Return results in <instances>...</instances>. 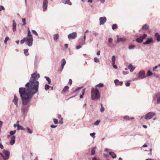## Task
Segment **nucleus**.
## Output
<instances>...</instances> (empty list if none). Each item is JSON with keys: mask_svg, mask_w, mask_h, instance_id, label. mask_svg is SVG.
Returning a JSON list of instances; mask_svg holds the SVG:
<instances>
[{"mask_svg": "<svg viewBox=\"0 0 160 160\" xmlns=\"http://www.w3.org/2000/svg\"><path fill=\"white\" fill-rule=\"evenodd\" d=\"M39 77V74L35 72L31 75L29 82L25 85V88H19V92L23 105L22 109L23 114L28 112V108L30 105L29 102L33 96L38 91L39 83L38 80Z\"/></svg>", "mask_w": 160, "mask_h": 160, "instance_id": "1", "label": "nucleus"}, {"mask_svg": "<svg viewBox=\"0 0 160 160\" xmlns=\"http://www.w3.org/2000/svg\"><path fill=\"white\" fill-rule=\"evenodd\" d=\"M28 34L26 38H24L21 41V43L23 44L26 42L28 45L30 47L32 46L33 41L32 35L31 34L30 30L29 28L28 29Z\"/></svg>", "mask_w": 160, "mask_h": 160, "instance_id": "2", "label": "nucleus"}, {"mask_svg": "<svg viewBox=\"0 0 160 160\" xmlns=\"http://www.w3.org/2000/svg\"><path fill=\"white\" fill-rule=\"evenodd\" d=\"M100 97V93L98 89L92 88L91 89V98L92 99H98Z\"/></svg>", "mask_w": 160, "mask_h": 160, "instance_id": "3", "label": "nucleus"}, {"mask_svg": "<svg viewBox=\"0 0 160 160\" xmlns=\"http://www.w3.org/2000/svg\"><path fill=\"white\" fill-rule=\"evenodd\" d=\"M155 115V113L153 112H150L147 113L144 116H142L141 118L144 117L146 119H150L152 118Z\"/></svg>", "mask_w": 160, "mask_h": 160, "instance_id": "4", "label": "nucleus"}, {"mask_svg": "<svg viewBox=\"0 0 160 160\" xmlns=\"http://www.w3.org/2000/svg\"><path fill=\"white\" fill-rule=\"evenodd\" d=\"M147 35L146 34H144L143 35L141 36L139 38L136 39V41L139 43H141L142 42L143 39L145 38Z\"/></svg>", "mask_w": 160, "mask_h": 160, "instance_id": "5", "label": "nucleus"}, {"mask_svg": "<svg viewBox=\"0 0 160 160\" xmlns=\"http://www.w3.org/2000/svg\"><path fill=\"white\" fill-rule=\"evenodd\" d=\"M3 153L5 155V156H3V157L5 159H8L9 158L10 152L8 150H4L3 151Z\"/></svg>", "mask_w": 160, "mask_h": 160, "instance_id": "6", "label": "nucleus"}, {"mask_svg": "<svg viewBox=\"0 0 160 160\" xmlns=\"http://www.w3.org/2000/svg\"><path fill=\"white\" fill-rule=\"evenodd\" d=\"M76 37L77 33L75 32L69 34L68 36V37L69 39H74Z\"/></svg>", "mask_w": 160, "mask_h": 160, "instance_id": "7", "label": "nucleus"}, {"mask_svg": "<svg viewBox=\"0 0 160 160\" xmlns=\"http://www.w3.org/2000/svg\"><path fill=\"white\" fill-rule=\"evenodd\" d=\"M48 0H43L42 7L44 11H45L47 9L48 7Z\"/></svg>", "mask_w": 160, "mask_h": 160, "instance_id": "8", "label": "nucleus"}, {"mask_svg": "<svg viewBox=\"0 0 160 160\" xmlns=\"http://www.w3.org/2000/svg\"><path fill=\"white\" fill-rule=\"evenodd\" d=\"M100 24L103 25L106 22L107 19L105 17H101L99 18Z\"/></svg>", "mask_w": 160, "mask_h": 160, "instance_id": "9", "label": "nucleus"}, {"mask_svg": "<svg viewBox=\"0 0 160 160\" xmlns=\"http://www.w3.org/2000/svg\"><path fill=\"white\" fill-rule=\"evenodd\" d=\"M145 72L143 71H142L140 72L139 73L138 77L141 79H142L145 77Z\"/></svg>", "mask_w": 160, "mask_h": 160, "instance_id": "10", "label": "nucleus"}, {"mask_svg": "<svg viewBox=\"0 0 160 160\" xmlns=\"http://www.w3.org/2000/svg\"><path fill=\"white\" fill-rule=\"evenodd\" d=\"M15 137L14 136H12L11 138L10 144L11 145H13L15 142Z\"/></svg>", "mask_w": 160, "mask_h": 160, "instance_id": "11", "label": "nucleus"}, {"mask_svg": "<svg viewBox=\"0 0 160 160\" xmlns=\"http://www.w3.org/2000/svg\"><path fill=\"white\" fill-rule=\"evenodd\" d=\"M153 41V39L152 38H148L146 42H144L143 44L144 45L148 44Z\"/></svg>", "mask_w": 160, "mask_h": 160, "instance_id": "12", "label": "nucleus"}, {"mask_svg": "<svg viewBox=\"0 0 160 160\" xmlns=\"http://www.w3.org/2000/svg\"><path fill=\"white\" fill-rule=\"evenodd\" d=\"M12 30L13 32H14L16 30V23L14 20H12Z\"/></svg>", "mask_w": 160, "mask_h": 160, "instance_id": "13", "label": "nucleus"}, {"mask_svg": "<svg viewBox=\"0 0 160 160\" xmlns=\"http://www.w3.org/2000/svg\"><path fill=\"white\" fill-rule=\"evenodd\" d=\"M114 83L116 85H119L121 86L122 85L123 82L122 81L120 82L118 79H115L114 81Z\"/></svg>", "mask_w": 160, "mask_h": 160, "instance_id": "14", "label": "nucleus"}, {"mask_svg": "<svg viewBox=\"0 0 160 160\" xmlns=\"http://www.w3.org/2000/svg\"><path fill=\"white\" fill-rule=\"evenodd\" d=\"M157 98V104H159L160 103V93H158L156 96Z\"/></svg>", "mask_w": 160, "mask_h": 160, "instance_id": "15", "label": "nucleus"}, {"mask_svg": "<svg viewBox=\"0 0 160 160\" xmlns=\"http://www.w3.org/2000/svg\"><path fill=\"white\" fill-rule=\"evenodd\" d=\"M13 102L17 106H18V98L16 95L14 96V99L13 100Z\"/></svg>", "mask_w": 160, "mask_h": 160, "instance_id": "16", "label": "nucleus"}, {"mask_svg": "<svg viewBox=\"0 0 160 160\" xmlns=\"http://www.w3.org/2000/svg\"><path fill=\"white\" fill-rule=\"evenodd\" d=\"M126 40L125 38H118L117 41V42L118 43L119 42H124Z\"/></svg>", "mask_w": 160, "mask_h": 160, "instance_id": "17", "label": "nucleus"}, {"mask_svg": "<svg viewBox=\"0 0 160 160\" xmlns=\"http://www.w3.org/2000/svg\"><path fill=\"white\" fill-rule=\"evenodd\" d=\"M128 68L130 70L131 72H132L135 69V67L133 66L132 64H130L128 67Z\"/></svg>", "mask_w": 160, "mask_h": 160, "instance_id": "18", "label": "nucleus"}, {"mask_svg": "<svg viewBox=\"0 0 160 160\" xmlns=\"http://www.w3.org/2000/svg\"><path fill=\"white\" fill-rule=\"evenodd\" d=\"M63 2L65 4H68L69 5H71L72 3L70 0H63Z\"/></svg>", "mask_w": 160, "mask_h": 160, "instance_id": "19", "label": "nucleus"}, {"mask_svg": "<svg viewBox=\"0 0 160 160\" xmlns=\"http://www.w3.org/2000/svg\"><path fill=\"white\" fill-rule=\"evenodd\" d=\"M109 154L111 156L112 158H116V155L113 152H111L109 153Z\"/></svg>", "mask_w": 160, "mask_h": 160, "instance_id": "20", "label": "nucleus"}, {"mask_svg": "<svg viewBox=\"0 0 160 160\" xmlns=\"http://www.w3.org/2000/svg\"><path fill=\"white\" fill-rule=\"evenodd\" d=\"M155 37L157 38V40L158 42L160 41V35L158 33H156L155 34Z\"/></svg>", "mask_w": 160, "mask_h": 160, "instance_id": "21", "label": "nucleus"}, {"mask_svg": "<svg viewBox=\"0 0 160 160\" xmlns=\"http://www.w3.org/2000/svg\"><path fill=\"white\" fill-rule=\"evenodd\" d=\"M148 29L149 26L146 24H145L143 26L142 28V29L145 30H148Z\"/></svg>", "mask_w": 160, "mask_h": 160, "instance_id": "22", "label": "nucleus"}, {"mask_svg": "<svg viewBox=\"0 0 160 160\" xmlns=\"http://www.w3.org/2000/svg\"><path fill=\"white\" fill-rule=\"evenodd\" d=\"M62 63L61 64L62 69H63L64 65L66 64V62L64 59H63L62 60Z\"/></svg>", "mask_w": 160, "mask_h": 160, "instance_id": "23", "label": "nucleus"}, {"mask_svg": "<svg viewBox=\"0 0 160 160\" xmlns=\"http://www.w3.org/2000/svg\"><path fill=\"white\" fill-rule=\"evenodd\" d=\"M69 88L67 86H65L64 88L62 90V93H64L66 91H67L69 89Z\"/></svg>", "mask_w": 160, "mask_h": 160, "instance_id": "24", "label": "nucleus"}, {"mask_svg": "<svg viewBox=\"0 0 160 160\" xmlns=\"http://www.w3.org/2000/svg\"><path fill=\"white\" fill-rule=\"evenodd\" d=\"M17 128H18V130L20 129H21L22 130H24L25 128L22 127V126H20L19 124H18L17 125Z\"/></svg>", "mask_w": 160, "mask_h": 160, "instance_id": "25", "label": "nucleus"}, {"mask_svg": "<svg viewBox=\"0 0 160 160\" xmlns=\"http://www.w3.org/2000/svg\"><path fill=\"white\" fill-rule=\"evenodd\" d=\"M123 118L126 120H129L130 119H134V118L132 117L130 118H129V116H124Z\"/></svg>", "mask_w": 160, "mask_h": 160, "instance_id": "26", "label": "nucleus"}, {"mask_svg": "<svg viewBox=\"0 0 160 160\" xmlns=\"http://www.w3.org/2000/svg\"><path fill=\"white\" fill-rule=\"evenodd\" d=\"M85 92V89H83L82 91V94L80 96V98H83V96L84 95Z\"/></svg>", "mask_w": 160, "mask_h": 160, "instance_id": "27", "label": "nucleus"}, {"mask_svg": "<svg viewBox=\"0 0 160 160\" xmlns=\"http://www.w3.org/2000/svg\"><path fill=\"white\" fill-rule=\"evenodd\" d=\"M59 35L58 34H56L54 35V39L55 41L57 40L59 38Z\"/></svg>", "mask_w": 160, "mask_h": 160, "instance_id": "28", "label": "nucleus"}, {"mask_svg": "<svg viewBox=\"0 0 160 160\" xmlns=\"http://www.w3.org/2000/svg\"><path fill=\"white\" fill-rule=\"evenodd\" d=\"M115 56L114 55L113 56L112 58V64H115Z\"/></svg>", "mask_w": 160, "mask_h": 160, "instance_id": "29", "label": "nucleus"}, {"mask_svg": "<svg viewBox=\"0 0 160 160\" xmlns=\"http://www.w3.org/2000/svg\"><path fill=\"white\" fill-rule=\"evenodd\" d=\"M28 50V49H25L24 50V53L26 56H28L29 55Z\"/></svg>", "mask_w": 160, "mask_h": 160, "instance_id": "30", "label": "nucleus"}, {"mask_svg": "<svg viewBox=\"0 0 160 160\" xmlns=\"http://www.w3.org/2000/svg\"><path fill=\"white\" fill-rule=\"evenodd\" d=\"M96 149V147H94L92 149L91 151V154L92 155L94 154L95 153V149Z\"/></svg>", "mask_w": 160, "mask_h": 160, "instance_id": "31", "label": "nucleus"}, {"mask_svg": "<svg viewBox=\"0 0 160 160\" xmlns=\"http://www.w3.org/2000/svg\"><path fill=\"white\" fill-rule=\"evenodd\" d=\"M45 78L46 79V80L48 81V83L50 84L51 82V80L48 77H45Z\"/></svg>", "mask_w": 160, "mask_h": 160, "instance_id": "32", "label": "nucleus"}, {"mask_svg": "<svg viewBox=\"0 0 160 160\" xmlns=\"http://www.w3.org/2000/svg\"><path fill=\"white\" fill-rule=\"evenodd\" d=\"M101 108L100 109V111L101 112H103L104 110V108L102 106V103L101 104Z\"/></svg>", "mask_w": 160, "mask_h": 160, "instance_id": "33", "label": "nucleus"}, {"mask_svg": "<svg viewBox=\"0 0 160 160\" xmlns=\"http://www.w3.org/2000/svg\"><path fill=\"white\" fill-rule=\"evenodd\" d=\"M112 28L113 30L117 29L118 28L117 24H113L112 26Z\"/></svg>", "mask_w": 160, "mask_h": 160, "instance_id": "34", "label": "nucleus"}, {"mask_svg": "<svg viewBox=\"0 0 160 160\" xmlns=\"http://www.w3.org/2000/svg\"><path fill=\"white\" fill-rule=\"evenodd\" d=\"M103 84L101 83H100L99 84H97L96 85V87H99L100 88L103 87Z\"/></svg>", "mask_w": 160, "mask_h": 160, "instance_id": "35", "label": "nucleus"}, {"mask_svg": "<svg viewBox=\"0 0 160 160\" xmlns=\"http://www.w3.org/2000/svg\"><path fill=\"white\" fill-rule=\"evenodd\" d=\"M16 132V130H15L13 131H11L10 132V134L11 135H12L15 134Z\"/></svg>", "mask_w": 160, "mask_h": 160, "instance_id": "36", "label": "nucleus"}, {"mask_svg": "<svg viewBox=\"0 0 160 160\" xmlns=\"http://www.w3.org/2000/svg\"><path fill=\"white\" fill-rule=\"evenodd\" d=\"M50 88V86L49 85L47 84H46L45 86V89L46 90H47Z\"/></svg>", "mask_w": 160, "mask_h": 160, "instance_id": "37", "label": "nucleus"}, {"mask_svg": "<svg viewBox=\"0 0 160 160\" xmlns=\"http://www.w3.org/2000/svg\"><path fill=\"white\" fill-rule=\"evenodd\" d=\"M152 73L150 71H148L147 74V76H150L152 75Z\"/></svg>", "mask_w": 160, "mask_h": 160, "instance_id": "38", "label": "nucleus"}, {"mask_svg": "<svg viewBox=\"0 0 160 160\" xmlns=\"http://www.w3.org/2000/svg\"><path fill=\"white\" fill-rule=\"evenodd\" d=\"M22 22L23 23L22 25H24L26 24L25 18H23L22 19Z\"/></svg>", "mask_w": 160, "mask_h": 160, "instance_id": "39", "label": "nucleus"}, {"mask_svg": "<svg viewBox=\"0 0 160 160\" xmlns=\"http://www.w3.org/2000/svg\"><path fill=\"white\" fill-rule=\"evenodd\" d=\"M94 62H98L99 61V59L97 57H95L94 58Z\"/></svg>", "mask_w": 160, "mask_h": 160, "instance_id": "40", "label": "nucleus"}, {"mask_svg": "<svg viewBox=\"0 0 160 160\" xmlns=\"http://www.w3.org/2000/svg\"><path fill=\"white\" fill-rule=\"evenodd\" d=\"M27 130L28 132L29 133H32V130L29 128H28L27 129Z\"/></svg>", "mask_w": 160, "mask_h": 160, "instance_id": "41", "label": "nucleus"}, {"mask_svg": "<svg viewBox=\"0 0 160 160\" xmlns=\"http://www.w3.org/2000/svg\"><path fill=\"white\" fill-rule=\"evenodd\" d=\"M135 46L134 45H130L128 47L129 49H133L134 48Z\"/></svg>", "mask_w": 160, "mask_h": 160, "instance_id": "42", "label": "nucleus"}, {"mask_svg": "<svg viewBox=\"0 0 160 160\" xmlns=\"http://www.w3.org/2000/svg\"><path fill=\"white\" fill-rule=\"evenodd\" d=\"M53 122L55 124H57L58 123V120L57 119L54 118L53 119Z\"/></svg>", "mask_w": 160, "mask_h": 160, "instance_id": "43", "label": "nucleus"}, {"mask_svg": "<svg viewBox=\"0 0 160 160\" xmlns=\"http://www.w3.org/2000/svg\"><path fill=\"white\" fill-rule=\"evenodd\" d=\"M95 132H93L92 133H91L90 134V135L93 138H94L95 137Z\"/></svg>", "mask_w": 160, "mask_h": 160, "instance_id": "44", "label": "nucleus"}, {"mask_svg": "<svg viewBox=\"0 0 160 160\" xmlns=\"http://www.w3.org/2000/svg\"><path fill=\"white\" fill-rule=\"evenodd\" d=\"M129 82V81H128L126 83L125 85L126 86L129 87L130 86V83Z\"/></svg>", "mask_w": 160, "mask_h": 160, "instance_id": "45", "label": "nucleus"}, {"mask_svg": "<svg viewBox=\"0 0 160 160\" xmlns=\"http://www.w3.org/2000/svg\"><path fill=\"white\" fill-rule=\"evenodd\" d=\"M9 39V38H8V37H6L5 39V40H4V42L5 43H7V41Z\"/></svg>", "mask_w": 160, "mask_h": 160, "instance_id": "46", "label": "nucleus"}, {"mask_svg": "<svg viewBox=\"0 0 160 160\" xmlns=\"http://www.w3.org/2000/svg\"><path fill=\"white\" fill-rule=\"evenodd\" d=\"M4 9L5 8L2 6L0 5V11H1L2 10H4Z\"/></svg>", "mask_w": 160, "mask_h": 160, "instance_id": "47", "label": "nucleus"}, {"mask_svg": "<svg viewBox=\"0 0 160 160\" xmlns=\"http://www.w3.org/2000/svg\"><path fill=\"white\" fill-rule=\"evenodd\" d=\"M32 32L33 33L35 34V35H36L37 36L38 35V34L37 33V32L35 30H32Z\"/></svg>", "mask_w": 160, "mask_h": 160, "instance_id": "48", "label": "nucleus"}, {"mask_svg": "<svg viewBox=\"0 0 160 160\" xmlns=\"http://www.w3.org/2000/svg\"><path fill=\"white\" fill-rule=\"evenodd\" d=\"M99 122L100 121L97 120L95 122L94 124L96 125H98V124Z\"/></svg>", "mask_w": 160, "mask_h": 160, "instance_id": "49", "label": "nucleus"}, {"mask_svg": "<svg viewBox=\"0 0 160 160\" xmlns=\"http://www.w3.org/2000/svg\"><path fill=\"white\" fill-rule=\"evenodd\" d=\"M63 119L62 118H61V119L59 121V123L60 124H62L63 123Z\"/></svg>", "mask_w": 160, "mask_h": 160, "instance_id": "50", "label": "nucleus"}, {"mask_svg": "<svg viewBox=\"0 0 160 160\" xmlns=\"http://www.w3.org/2000/svg\"><path fill=\"white\" fill-rule=\"evenodd\" d=\"M72 81L71 79H69V82L68 83L70 85H71L72 84Z\"/></svg>", "mask_w": 160, "mask_h": 160, "instance_id": "51", "label": "nucleus"}, {"mask_svg": "<svg viewBox=\"0 0 160 160\" xmlns=\"http://www.w3.org/2000/svg\"><path fill=\"white\" fill-rule=\"evenodd\" d=\"M108 41L109 42H112V39L111 38H109L108 39Z\"/></svg>", "mask_w": 160, "mask_h": 160, "instance_id": "52", "label": "nucleus"}, {"mask_svg": "<svg viewBox=\"0 0 160 160\" xmlns=\"http://www.w3.org/2000/svg\"><path fill=\"white\" fill-rule=\"evenodd\" d=\"M115 64H112L113 68L115 69H117V66L115 65Z\"/></svg>", "mask_w": 160, "mask_h": 160, "instance_id": "53", "label": "nucleus"}, {"mask_svg": "<svg viewBox=\"0 0 160 160\" xmlns=\"http://www.w3.org/2000/svg\"><path fill=\"white\" fill-rule=\"evenodd\" d=\"M157 68H158V66H155L154 67V68H153V70H153V71H154Z\"/></svg>", "mask_w": 160, "mask_h": 160, "instance_id": "54", "label": "nucleus"}, {"mask_svg": "<svg viewBox=\"0 0 160 160\" xmlns=\"http://www.w3.org/2000/svg\"><path fill=\"white\" fill-rule=\"evenodd\" d=\"M81 88H77L74 91V92H75L76 91H78V90H79L80 89H81Z\"/></svg>", "mask_w": 160, "mask_h": 160, "instance_id": "55", "label": "nucleus"}, {"mask_svg": "<svg viewBox=\"0 0 160 160\" xmlns=\"http://www.w3.org/2000/svg\"><path fill=\"white\" fill-rule=\"evenodd\" d=\"M57 126H55V125H51V128H55Z\"/></svg>", "mask_w": 160, "mask_h": 160, "instance_id": "56", "label": "nucleus"}, {"mask_svg": "<svg viewBox=\"0 0 160 160\" xmlns=\"http://www.w3.org/2000/svg\"><path fill=\"white\" fill-rule=\"evenodd\" d=\"M0 148L1 149H3L4 148V147L2 144L0 143Z\"/></svg>", "mask_w": 160, "mask_h": 160, "instance_id": "57", "label": "nucleus"}, {"mask_svg": "<svg viewBox=\"0 0 160 160\" xmlns=\"http://www.w3.org/2000/svg\"><path fill=\"white\" fill-rule=\"evenodd\" d=\"M81 48V46H79V45L77 46L76 47V49H78L80 48Z\"/></svg>", "mask_w": 160, "mask_h": 160, "instance_id": "58", "label": "nucleus"}, {"mask_svg": "<svg viewBox=\"0 0 160 160\" xmlns=\"http://www.w3.org/2000/svg\"><path fill=\"white\" fill-rule=\"evenodd\" d=\"M2 122L0 121V129H1L2 125Z\"/></svg>", "mask_w": 160, "mask_h": 160, "instance_id": "59", "label": "nucleus"}, {"mask_svg": "<svg viewBox=\"0 0 160 160\" xmlns=\"http://www.w3.org/2000/svg\"><path fill=\"white\" fill-rule=\"evenodd\" d=\"M100 51H98L97 53V54L98 55H99L100 54Z\"/></svg>", "mask_w": 160, "mask_h": 160, "instance_id": "60", "label": "nucleus"}, {"mask_svg": "<svg viewBox=\"0 0 160 160\" xmlns=\"http://www.w3.org/2000/svg\"><path fill=\"white\" fill-rule=\"evenodd\" d=\"M64 46H65V48H68V44H66L64 45Z\"/></svg>", "mask_w": 160, "mask_h": 160, "instance_id": "61", "label": "nucleus"}, {"mask_svg": "<svg viewBox=\"0 0 160 160\" xmlns=\"http://www.w3.org/2000/svg\"><path fill=\"white\" fill-rule=\"evenodd\" d=\"M58 118H59V119H61V118H61V115H58Z\"/></svg>", "mask_w": 160, "mask_h": 160, "instance_id": "62", "label": "nucleus"}, {"mask_svg": "<svg viewBox=\"0 0 160 160\" xmlns=\"http://www.w3.org/2000/svg\"><path fill=\"white\" fill-rule=\"evenodd\" d=\"M127 73H128L126 72H125V71H123V74L124 75H126V74H127Z\"/></svg>", "mask_w": 160, "mask_h": 160, "instance_id": "63", "label": "nucleus"}, {"mask_svg": "<svg viewBox=\"0 0 160 160\" xmlns=\"http://www.w3.org/2000/svg\"><path fill=\"white\" fill-rule=\"evenodd\" d=\"M142 127L144 128H146L147 127V126L146 125H143L142 126Z\"/></svg>", "mask_w": 160, "mask_h": 160, "instance_id": "64", "label": "nucleus"}]
</instances>
